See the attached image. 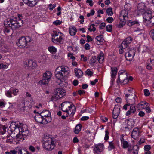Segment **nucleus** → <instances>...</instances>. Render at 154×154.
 Returning a JSON list of instances; mask_svg holds the SVG:
<instances>
[{
	"label": "nucleus",
	"mask_w": 154,
	"mask_h": 154,
	"mask_svg": "<svg viewBox=\"0 0 154 154\" xmlns=\"http://www.w3.org/2000/svg\"><path fill=\"white\" fill-rule=\"evenodd\" d=\"M65 91L61 88H57L54 91V93L57 96L61 98L65 95Z\"/></svg>",
	"instance_id": "dca6fc26"
},
{
	"label": "nucleus",
	"mask_w": 154,
	"mask_h": 154,
	"mask_svg": "<svg viewBox=\"0 0 154 154\" xmlns=\"http://www.w3.org/2000/svg\"><path fill=\"white\" fill-rule=\"evenodd\" d=\"M56 5L55 4H53L52 5L51 4H50L49 5V9L50 10H52L54 8L56 7Z\"/></svg>",
	"instance_id": "e2e57ef3"
},
{
	"label": "nucleus",
	"mask_w": 154,
	"mask_h": 154,
	"mask_svg": "<svg viewBox=\"0 0 154 154\" xmlns=\"http://www.w3.org/2000/svg\"><path fill=\"white\" fill-rule=\"evenodd\" d=\"M57 79L56 80V82L58 85H60L63 82H64L65 79L64 78H57Z\"/></svg>",
	"instance_id": "e433bc0d"
},
{
	"label": "nucleus",
	"mask_w": 154,
	"mask_h": 154,
	"mask_svg": "<svg viewBox=\"0 0 154 154\" xmlns=\"http://www.w3.org/2000/svg\"><path fill=\"white\" fill-rule=\"evenodd\" d=\"M109 132L108 130H106L105 131V135L104 137V140H107L109 138Z\"/></svg>",
	"instance_id": "5fc2aeb1"
},
{
	"label": "nucleus",
	"mask_w": 154,
	"mask_h": 154,
	"mask_svg": "<svg viewBox=\"0 0 154 154\" xmlns=\"http://www.w3.org/2000/svg\"><path fill=\"white\" fill-rule=\"evenodd\" d=\"M21 20L17 21L16 18H8L4 21V25L6 27H11L12 30H15L20 27L23 24Z\"/></svg>",
	"instance_id": "f257e3e1"
},
{
	"label": "nucleus",
	"mask_w": 154,
	"mask_h": 154,
	"mask_svg": "<svg viewBox=\"0 0 154 154\" xmlns=\"http://www.w3.org/2000/svg\"><path fill=\"white\" fill-rule=\"evenodd\" d=\"M149 34L150 36L154 40V29L151 30Z\"/></svg>",
	"instance_id": "0e129e2a"
},
{
	"label": "nucleus",
	"mask_w": 154,
	"mask_h": 154,
	"mask_svg": "<svg viewBox=\"0 0 154 154\" xmlns=\"http://www.w3.org/2000/svg\"><path fill=\"white\" fill-rule=\"evenodd\" d=\"M43 146L44 149L47 150H51L53 149L55 146L54 141L49 136H44L43 138Z\"/></svg>",
	"instance_id": "f03ea898"
},
{
	"label": "nucleus",
	"mask_w": 154,
	"mask_h": 154,
	"mask_svg": "<svg viewBox=\"0 0 154 154\" xmlns=\"http://www.w3.org/2000/svg\"><path fill=\"white\" fill-rule=\"evenodd\" d=\"M52 39L53 42H60L63 39V35L59 32L53 31L52 33Z\"/></svg>",
	"instance_id": "423d86ee"
},
{
	"label": "nucleus",
	"mask_w": 154,
	"mask_h": 154,
	"mask_svg": "<svg viewBox=\"0 0 154 154\" xmlns=\"http://www.w3.org/2000/svg\"><path fill=\"white\" fill-rule=\"evenodd\" d=\"M97 60V58L96 56H92L90 60V64L91 65H93L96 61Z\"/></svg>",
	"instance_id": "473e14b6"
},
{
	"label": "nucleus",
	"mask_w": 154,
	"mask_h": 154,
	"mask_svg": "<svg viewBox=\"0 0 154 154\" xmlns=\"http://www.w3.org/2000/svg\"><path fill=\"white\" fill-rule=\"evenodd\" d=\"M122 147L126 149L128 148L129 146L128 143L126 141H123L121 143Z\"/></svg>",
	"instance_id": "79ce46f5"
},
{
	"label": "nucleus",
	"mask_w": 154,
	"mask_h": 154,
	"mask_svg": "<svg viewBox=\"0 0 154 154\" xmlns=\"http://www.w3.org/2000/svg\"><path fill=\"white\" fill-rule=\"evenodd\" d=\"M17 153L18 154H27L28 152L24 150L23 151H22V149L20 148H17Z\"/></svg>",
	"instance_id": "72a5a7b5"
},
{
	"label": "nucleus",
	"mask_w": 154,
	"mask_h": 154,
	"mask_svg": "<svg viewBox=\"0 0 154 154\" xmlns=\"http://www.w3.org/2000/svg\"><path fill=\"white\" fill-rule=\"evenodd\" d=\"M61 21H60L59 20H57L56 21L53 22V24L54 25H55L56 26L58 25H60L61 23Z\"/></svg>",
	"instance_id": "052dcab7"
},
{
	"label": "nucleus",
	"mask_w": 154,
	"mask_h": 154,
	"mask_svg": "<svg viewBox=\"0 0 154 154\" xmlns=\"http://www.w3.org/2000/svg\"><path fill=\"white\" fill-rule=\"evenodd\" d=\"M119 24L118 25L117 27L119 28L122 27L125 23L127 20H124L123 19H120Z\"/></svg>",
	"instance_id": "2f4dec72"
},
{
	"label": "nucleus",
	"mask_w": 154,
	"mask_h": 154,
	"mask_svg": "<svg viewBox=\"0 0 154 154\" xmlns=\"http://www.w3.org/2000/svg\"><path fill=\"white\" fill-rule=\"evenodd\" d=\"M11 27H7L5 29L4 32L5 33H9L10 31V28Z\"/></svg>",
	"instance_id": "774afa93"
},
{
	"label": "nucleus",
	"mask_w": 154,
	"mask_h": 154,
	"mask_svg": "<svg viewBox=\"0 0 154 154\" xmlns=\"http://www.w3.org/2000/svg\"><path fill=\"white\" fill-rule=\"evenodd\" d=\"M40 113L45 120L46 119V121L47 122V123L51 122V113L48 110H45Z\"/></svg>",
	"instance_id": "9d476101"
},
{
	"label": "nucleus",
	"mask_w": 154,
	"mask_h": 154,
	"mask_svg": "<svg viewBox=\"0 0 154 154\" xmlns=\"http://www.w3.org/2000/svg\"><path fill=\"white\" fill-rule=\"evenodd\" d=\"M95 25L94 24H92L88 26V29L89 31H95L96 30V28L94 27Z\"/></svg>",
	"instance_id": "4c0bfd02"
},
{
	"label": "nucleus",
	"mask_w": 154,
	"mask_h": 154,
	"mask_svg": "<svg viewBox=\"0 0 154 154\" xmlns=\"http://www.w3.org/2000/svg\"><path fill=\"white\" fill-rule=\"evenodd\" d=\"M7 127L5 125H0V133L4 134L6 132Z\"/></svg>",
	"instance_id": "c756f323"
},
{
	"label": "nucleus",
	"mask_w": 154,
	"mask_h": 154,
	"mask_svg": "<svg viewBox=\"0 0 154 154\" xmlns=\"http://www.w3.org/2000/svg\"><path fill=\"white\" fill-rule=\"evenodd\" d=\"M50 78H44L42 80L39 81V83L41 84V85H46L48 84L50 80Z\"/></svg>",
	"instance_id": "b1692460"
},
{
	"label": "nucleus",
	"mask_w": 154,
	"mask_h": 154,
	"mask_svg": "<svg viewBox=\"0 0 154 154\" xmlns=\"http://www.w3.org/2000/svg\"><path fill=\"white\" fill-rule=\"evenodd\" d=\"M49 51L51 53H55L56 52V48L53 46L49 47L48 48Z\"/></svg>",
	"instance_id": "de8ad7c7"
},
{
	"label": "nucleus",
	"mask_w": 154,
	"mask_h": 154,
	"mask_svg": "<svg viewBox=\"0 0 154 154\" xmlns=\"http://www.w3.org/2000/svg\"><path fill=\"white\" fill-rule=\"evenodd\" d=\"M52 74L51 71H47L43 74L42 77H51Z\"/></svg>",
	"instance_id": "c9c22d12"
},
{
	"label": "nucleus",
	"mask_w": 154,
	"mask_h": 154,
	"mask_svg": "<svg viewBox=\"0 0 154 154\" xmlns=\"http://www.w3.org/2000/svg\"><path fill=\"white\" fill-rule=\"evenodd\" d=\"M127 51V52H126L125 55V58L127 60L131 61L135 54V49L134 48L131 49L128 48Z\"/></svg>",
	"instance_id": "0eeeda50"
},
{
	"label": "nucleus",
	"mask_w": 154,
	"mask_h": 154,
	"mask_svg": "<svg viewBox=\"0 0 154 154\" xmlns=\"http://www.w3.org/2000/svg\"><path fill=\"white\" fill-rule=\"evenodd\" d=\"M132 40V39L131 37H128L125 39L124 41H125V43L128 45L131 42Z\"/></svg>",
	"instance_id": "49530a36"
},
{
	"label": "nucleus",
	"mask_w": 154,
	"mask_h": 154,
	"mask_svg": "<svg viewBox=\"0 0 154 154\" xmlns=\"http://www.w3.org/2000/svg\"><path fill=\"white\" fill-rule=\"evenodd\" d=\"M113 19L112 17H109L107 19L106 21L109 23H112L113 21Z\"/></svg>",
	"instance_id": "680f3d73"
},
{
	"label": "nucleus",
	"mask_w": 154,
	"mask_h": 154,
	"mask_svg": "<svg viewBox=\"0 0 154 154\" xmlns=\"http://www.w3.org/2000/svg\"><path fill=\"white\" fill-rule=\"evenodd\" d=\"M76 32V29L74 27H72L71 28L69 29V33L72 36H73L75 35V34Z\"/></svg>",
	"instance_id": "a878e982"
},
{
	"label": "nucleus",
	"mask_w": 154,
	"mask_h": 154,
	"mask_svg": "<svg viewBox=\"0 0 154 154\" xmlns=\"http://www.w3.org/2000/svg\"><path fill=\"white\" fill-rule=\"evenodd\" d=\"M95 13V11L93 10H92L91 11V12L90 13H88L87 14V16L89 17L91 15H94Z\"/></svg>",
	"instance_id": "69168bd1"
},
{
	"label": "nucleus",
	"mask_w": 154,
	"mask_h": 154,
	"mask_svg": "<svg viewBox=\"0 0 154 154\" xmlns=\"http://www.w3.org/2000/svg\"><path fill=\"white\" fill-rule=\"evenodd\" d=\"M72 104L69 102H64L61 104V109L62 111L66 112Z\"/></svg>",
	"instance_id": "2eb2a0df"
},
{
	"label": "nucleus",
	"mask_w": 154,
	"mask_h": 154,
	"mask_svg": "<svg viewBox=\"0 0 154 154\" xmlns=\"http://www.w3.org/2000/svg\"><path fill=\"white\" fill-rule=\"evenodd\" d=\"M116 148V145L112 141L109 142V146L108 147V149L109 151H111L112 149H115Z\"/></svg>",
	"instance_id": "c85d7f7f"
},
{
	"label": "nucleus",
	"mask_w": 154,
	"mask_h": 154,
	"mask_svg": "<svg viewBox=\"0 0 154 154\" xmlns=\"http://www.w3.org/2000/svg\"><path fill=\"white\" fill-rule=\"evenodd\" d=\"M69 73L68 67L63 66H60L56 68L55 72L56 77L62 76L63 77H67Z\"/></svg>",
	"instance_id": "7ed1b4c3"
},
{
	"label": "nucleus",
	"mask_w": 154,
	"mask_h": 154,
	"mask_svg": "<svg viewBox=\"0 0 154 154\" xmlns=\"http://www.w3.org/2000/svg\"><path fill=\"white\" fill-rule=\"evenodd\" d=\"M93 72L89 69H87L85 72V75H87L88 76H92Z\"/></svg>",
	"instance_id": "a19ab883"
},
{
	"label": "nucleus",
	"mask_w": 154,
	"mask_h": 154,
	"mask_svg": "<svg viewBox=\"0 0 154 154\" xmlns=\"http://www.w3.org/2000/svg\"><path fill=\"white\" fill-rule=\"evenodd\" d=\"M12 91L10 90L5 91V94L8 97L11 98L12 97Z\"/></svg>",
	"instance_id": "ea45409f"
},
{
	"label": "nucleus",
	"mask_w": 154,
	"mask_h": 154,
	"mask_svg": "<svg viewBox=\"0 0 154 154\" xmlns=\"http://www.w3.org/2000/svg\"><path fill=\"white\" fill-rule=\"evenodd\" d=\"M131 5L129 4H126L124 5V8L127 11L129 10L130 9Z\"/></svg>",
	"instance_id": "4d7b16f0"
},
{
	"label": "nucleus",
	"mask_w": 154,
	"mask_h": 154,
	"mask_svg": "<svg viewBox=\"0 0 154 154\" xmlns=\"http://www.w3.org/2000/svg\"><path fill=\"white\" fill-rule=\"evenodd\" d=\"M131 106L130 108V110L133 113H134L136 112V109L134 106V104L132 105H131Z\"/></svg>",
	"instance_id": "09e8293b"
},
{
	"label": "nucleus",
	"mask_w": 154,
	"mask_h": 154,
	"mask_svg": "<svg viewBox=\"0 0 154 154\" xmlns=\"http://www.w3.org/2000/svg\"><path fill=\"white\" fill-rule=\"evenodd\" d=\"M119 115L113 114V124L115 125L117 120V118Z\"/></svg>",
	"instance_id": "a18cd8bd"
},
{
	"label": "nucleus",
	"mask_w": 154,
	"mask_h": 154,
	"mask_svg": "<svg viewBox=\"0 0 154 154\" xmlns=\"http://www.w3.org/2000/svg\"><path fill=\"white\" fill-rule=\"evenodd\" d=\"M60 98V97L58 96L55 94H54V95L52 96V97L51 98V101H56L58 99Z\"/></svg>",
	"instance_id": "c03bdc74"
},
{
	"label": "nucleus",
	"mask_w": 154,
	"mask_h": 154,
	"mask_svg": "<svg viewBox=\"0 0 154 154\" xmlns=\"http://www.w3.org/2000/svg\"><path fill=\"white\" fill-rule=\"evenodd\" d=\"M106 31L110 32L112 31V26L111 25H108L106 26Z\"/></svg>",
	"instance_id": "603ef678"
},
{
	"label": "nucleus",
	"mask_w": 154,
	"mask_h": 154,
	"mask_svg": "<svg viewBox=\"0 0 154 154\" xmlns=\"http://www.w3.org/2000/svg\"><path fill=\"white\" fill-rule=\"evenodd\" d=\"M38 1L36 0H30L27 5L31 7L34 6L37 4Z\"/></svg>",
	"instance_id": "7c9ffc66"
},
{
	"label": "nucleus",
	"mask_w": 154,
	"mask_h": 154,
	"mask_svg": "<svg viewBox=\"0 0 154 154\" xmlns=\"http://www.w3.org/2000/svg\"><path fill=\"white\" fill-rule=\"evenodd\" d=\"M139 136V131L138 128H134L131 133V136L134 139L138 138Z\"/></svg>",
	"instance_id": "a211bd4d"
},
{
	"label": "nucleus",
	"mask_w": 154,
	"mask_h": 154,
	"mask_svg": "<svg viewBox=\"0 0 154 154\" xmlns=\"http://www.w3.org/2000/svg\"><path fill=\"white\" fill-rule=\"evenodd\" d=\"M144 95L146 96H148L149 95L150 93L149 92V91L147 89H145L144 90Z\"/></svg>",
	"instance_id": "338daca9"
},
{
	"label": "nucleus",
	"mask_w": 154,
	"mask_h": 154,
	"mask_svg": "<svg viewBox=\"0 0 154 154\" xmlns=\"http://www.w3.org/2000/svg\"><path fill=\"white\" fill-rule=\"evenodd\" d=\"M144 148L145 151H149L151 149V146L149 145H145Z\"/></svg>",
	"instance_id": "bf43d9fd"
},
{
	"label": "nucleus",
	"mask_w": 154,
	"mask_h": 154,
	"mask_svg": "<svg viewBox=\"0 0 154 154\" xmlns=\"http://www.w3.org/2000/svg\"><path fill=\"white\" fill-rule=\"evenodd\" d=\"M17 149L16 148L15 149L10 150L9 152H6L5 154H17Z\"/></svg>",
	"instance_id": "58836bf2"
},
{
	"label": "nucleus",
	"mask_w": 154,
	"mask_h": 154,
	"mask_svg": "<svg viewBox=\"0 0 154 154\" xmlns=\"http://www.w3.org/2000/svg\"><path fill=\"white\" fill-rule=\"evenodd\" d=\"M75 108L74 105L72 104L71 106H70L67 109V111L66 112L67 113L70 117L73 116L75 112Z\"/></svg>",
	"instance_id": "f3484780"
},
{
	"label": "nucleus",
	"mask_w": 154,
	"mask_h": 154,
	"mask_svg": "<svg viewBox=\"0 0 154 154\" xmlns=\"http://www.w3.org/2000/svg\"><path fill=\"white\" fill-rule=\"evenodd\" d=\"M34 118L36 121L38 123L43 124H46L48 123L46 121V119L45 120L41 113H39L38 112H37L35 115Z\"/></svg>",
	"instance_id": "6e6552de"
},
{
	"label": "nucleus",
	"mask_w": 154,
	"mask_h": 154,
	"mask_svg": "<svg viewBox=\"0 0 154 154\" xmlns=\"http://www.w3.org/2000/svg\"><path fill=\"white\" fill-rule=\"evenodd\" d=\"M102 35H101L100 36H97L96 38L95 39L97 40L99 42H102L103 41V39L102 37Z\"/></svg>",
	"instance_id": "3c124183"
},
{
	"label": "nucleus",
	"mask_w": 154,
	"mask_h": 154,
	"mask_svg": "<svg viewBox=\"0 0 154 154\" xmlns=\"http://www.w3.org/2000/svg\"><path fill=\"white\" fill-rule=\"evenodd\" d=\"M133 78H118L116 82L119 84L125 85L127 84L129 81H132Z\"/></svg>",
	"instance_id": "9b49d317"
},
{
	"label": "nucleus",
	"mask_w": 154,
	"mask_h": 154,
	"mask_svg": "<svg viewBox=\"0 0 154 154\" xmlns=\"http://www.w3.org/2000/svg\"><path fill=\"white\" fill-rule=\"evenodd\" d=\"M143 17L146 21H149L151 17V11L148 8L143 13Z\"/></svg>",
	"instance_id": "4468645a"
},
{
	"label": "nucleus",
	"mask_w": 154,
	"mask_h": 154,
	"mask_svg": "<svg viewBox=\"0 0 154 154\" xmlns=\"http://www.w3.org/2000/svg\"><path fill=\"white\" fill-rule=\"evenodd\" d=\"M104 148V146L103 143H99L94 145L93 150L94 154H100L103 151Z\"/></svg>",
	"instance_id": "1a4fd4ad"
},
{
	"label": "nucleus",
	"mask_w": 154,
	"mask_h": 154,
	"mask_svg": "<svg viewBox=\"0 0 154 154\" xmlns=\"http://www.w3.org/2000/svg\"><path fill=\"white\" fill-rule=\"evenodd\" d=\"M97 60L100 63H102L104 60V57L103 55L98 56L97 57Z\"/></svg>",
	"instance_id": "8fccbe9b"
},
{
	"label": "nucleus",
	"mask_w": 154,
	"mask_h": 154,
	"mask_svg": "<svg viewBox=\"0 0 154 154\" xmlns=\"http://www.w3.org/2000/svg\"><path fill=\"white\" fill-rule=\"evenodd\" d=\"M128 45L125 43V41H123L121 44V46L123 48H126Z\"/></svg>",
	"instance_id": "13d9d810"
},
{
	"label": "nucleus",
	"mask_w": 154,
	"mask_h": 154,
	"mask_svg": "<svg viewBox=\"0 0 154 154\" xmlns=\"http://www.w3.org/2000/svg\"><path fill=\"white\" fill-rule=\"evenodd\" d=\"M22 128H20V126H18L15 122L11 124L8 130L11 132L12 135L13 134L17 135L21 133L20 131H22Z\"/></svg>",
	"instance_id": "20e7f679"
},
{
	"label": "nucleus",
	"mask_w": 154,
	"mask_h": 154,
	"mask_svg": "<svg viewBox=\"0 0 154 154\" xmlns=\"http://www.w3.org/2000/svg\"><path fill=\"white\" fill-rule=\"evenodd\" d=\"M148 9L146 6L145 4L143 3H140L138 4L137 6V12L138 14H143V13L146 11V10Z\"/></svg>",
	"instance_id": "f8f14e48"
},
{
	"label": "nucleus",
	"mask_w": 154,
	"mask_h": 154,
	"mask_svg": "<svg viewBox=\"0 0 154 154\" xmlns=\"http://www.w3.org/2000/svg\"><path fill=\"white\" fill-rule=\"evenodd\" d=\"M127 124L130 127L126 126L124 127L125 129L127 131H129L130 127L133 126L134 125V121L131 119V120H128V121Z\"/></svg>",
	"instance_id": "4be33fe9"
},
{
	"label": "nucleus",
	"mask_w": 154,
	"mask_h": 154,
	"mask_svg": "<svg viewBox=\"0 0 154 154\" xmlns=\"http://www.w3.org/2000/svg\"><path fill=\"white\" fill-rule=\"evenodd\" d=\"M29 130L26 128L25 129L24 131H23V132L21 133L23 136H27L29 134Z\"/></svg>",
	"instance_id": "864d4df0"
},
{
	"label": "nucleus",
	"mask_w": 154,
	"mask_h": 154,
	"mask_svg": "<svg viewBox=\"0 0 154 154\" xmlns=\"http://www.w3.org/2000/svg\"><path fill=\"white\" fill-rule=\"evenodd\" d=\"M74 72L76 76L81 77L83 76V72L80 69L77 68H75L74 69Z\"/></svg>",
	"instance_id": "393cba45"
},
{
	"label": "nucleus",
	"mask_w": 154,
	"mask_h": 154,
	"mask_svg": "<svg viewBox=\"0 0 154 154\" xmlns=\"http://www.w3.org/2000/svg\"><path fill=\"white\" fill-rule=\"evenodd\" d=\"M148 105H149V104L147 102L145 101H142L138 104L137 107L140 110L142 109H145L146 106H147Z\"/></svg>",
	"instance_id": "aec40b11"
},
{
	"label": "nucleus",
	"mask_w": 154,
	"mask_h": 154,
	"mask_svg": "<svg viewBox=\"0 0 154 154\" xmlns=\"http://www.w3.org/2000/svg\"><path fill=\"white\" fill-rule=\"evenodd\" d=\"M111 76H116L117 71V69L116 67L115 68H111Z\"/></svg>",
	"instance_id": "f704fd0d"
},
{
	"label": "nucleus",
	"mask_w": 154,
	"mask_h": 154,
	"mask_svg": "<svg viewBox=\"0 0 154 154\" xmlns=\"http://www.w3.org/2000/svg\"><path fill=\"white\" fill-rule=\"evenodd\" d=\"M125 96L127 102L130 104L132 105L134 104L136 101L135 97L136 96L134 94L132 95L126 94Z\"/></svg>",
	"instance_id": "ddd939ff"
},
{
	"label": "nucleus",
	"mask_w": 154,
	"mask_h": 154,
	"mask_svg": "<svg viewBox=\"0 0 154 154\" xmlns=\"http://www.w3.org/2000/svg\"><path fill=\"white\" fill-rule=\"evenodd\" d=\"M31 39L29 36L22 37L19 39V46L24 47L29 45Z\"/></svg>",
	"instance_id": "39448f33"
},
{
	"label": "nucleus",
	"mask_w": 154,
	"mask_h": 154,
	"mask_svg": "<svg viewBox=\"0 0 154 154\" xmlns=\"http://www.w3.org/2000/svg\"><path fill=\"white\" fill-rule=\"evenodd\" d=\"M128 11L126 10H124L121 11L120 14L119 19H123L124 20H128Z\"/></svg>",
	"instance_id": "6ab92c4d"
},
{
	"label": "nucleus",
	"mask_w": 154,
	"mask_h": 154,
	"mask_svg": "<svg viewBox=\"0 0 154 154\" xmlns=\"http://www.w3.org/2000/svg\"><path fill=\"white\" fill-rule=\"evenodd\" d=\"M82 127V125L80 124L77 125L75 128L74 130V133L75 134H78L81 130Z\"/></svg>",
	"instance_id": "bb28decb"
},
{
	"label": "nucleus",
	"mask_w": 154,
	"mask_h": 154,
	"mask_svg": "<svg viewBox=\"0 0 154 154\" xmlns=\"http://www.w3.org/2000/svg\"><path fill=\"white\" fill-rule=\"evenodd\" d=\"M120 108L118 106L116 105L114 108L113 114L119 115L120 113Z\"/></svg>",
	"instance_id": "cd10ccee"
},
{
	"label": "nucleus",
	"mask_w": 154,
	"mask_h": 154,
	"mask_svg": "<svg viewBox=\"0 0 154 154\" xmlns=\"http://www.w3.org/2000/svg\"><path fill=\"white\" fill-rule=\"evenodd\" d=\"M26 63L28 67H35L36 66V63L32 60H29L28 62Z\"/></svg>",
	"instance_id": "5701e85b"
},
{
	"label": "nucleus",
	"mask_w": 154,
	"mask_h": 154,
	"mask_svg": "<svg viewBox=\"0 0 154 154\" xmlns=\"http://www.w3.org/2000/svg\"><path fill=\"white\" fill-rule=\"evenodd\" d=\"M107 14L108 15L112 16L113 14L112 9L111 8H109L106 10Z\"/></svg>",
	"instance_id": "37998d69"
},
{
	"label": "nucleus",
	"mask_w": 154,
	"mask_h": 154,
	"mask_svg": "<svg viewBox=\"0 0 154 154\" xmlns=\"http://www.w3.org/2000/svg\"><path fill=\"white\" fill-rule=\"evenodd\" d=\"M127 24L129 26H131L134 25L138 26L139 25V22L137 20L134 21L130 20L128 22Z\"/></svg>",
	"instance_id": "412c9836"
},
{
	"label": "nucleus",
	"mask_w": 154,
	"mask_h": 154,
	"mask_svg": "<svg viewBox=\"0 0 154 154\" xmlns=\"http://www.w3.org/2000/svg\"><path fill=\"white\" fill-rule=\"evenodd\" d=\"M123 74L126 75V72L123 70H121L119 71L118 73V77H120L121 75H122Z\"/></svg>",
	"instance_id": "6e6d98bb"
}]
</instances>
